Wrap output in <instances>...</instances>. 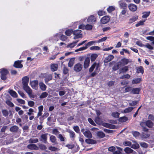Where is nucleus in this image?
<instances>
[{"label": "nucleus", "mask_w": 154, "mask_h": 154, "mask_svg": "<svg viewBox=\"0 0 154 154\" xmlns=\"http://www.w3.org/2000/svg\"><path fill=\"white\" fill-rule=\"evenodd\" d=\"M1 73V78L3 80H5L8 78V75L9 74V71L7 69L5 68L0 69Z\"/></svg>", "instance_id": "obj_1"}, {"label": "nucleus", "mask_w": 154, "mask_h": 154, "mask_svg": "<svg viewBox=\"0 0 154 154\" xmlns=\"http://www.w3.org/2000/svg\"><path fill=\"white\" fill-rule=\"evenodd\" d=\"M23 88L28 94L30 97L32 98L35 97V95L32 93V90L28 86L23 87Z\"/></svg>", "instance_id": "obj_2"}, {"label": "nucleus", "mask_w": 154, "mask_h": 154, "mask_svg": "<svg viewBox=\"0 0 154 154\" xmlns=\"http://www.w3.org/2000/svg\"><path fill=\"white\" fill-rule=\"evenodd\" d=\"M81 30H76L74 32V39H75L79 38H82V35L81 33Z\"/></svg>", "instance_id": "obj_3"}, {"label": "nucleus", "mask_w": 154, "mask_h": 154, "mask_svg": "<svg viewBox=\"0 0 154 154\" xmlns=\"http://www.w3.org/2000/svg\"><path fill=\"white\" fill-rule=\"evenodd\" d=\"M81 131L83 133V134L86 137H92V134L89 130H86L85 131V129L83 128L81 130Z\"/></svg>", "instance_id": "obj_4"}, {"label": "nucleus", "mask_w": 154, "mask_h": 154, "mask_svg": "<svg viewBox=\"0 0 154 154\" xmlns=\"http://www.w3.org/2000/svg\"><path fill=\"white\" fill-rule=\"evenodd\" d=\"M96 20V18L93 15H91L88 18L87 21L88 23L93 24L95 23Z\"/></svg>", "instance_id": "obj_5"}, {"label": "nucleus", "mask_w": 154, "mask_h": 154, "mask_svg": "<svg viewBox=\"0 0 154 154\" xmlns=\"http://www.w3.org/2000/svg\"><path fill=\"white\" fill-rule=\"evenodd\" d=\"M30 84L32 87L35 90H37L38 88V82L37 80H35L30 81Z\"/></svg>", "instance_id": "obj_6"}, {"label": "nucleus", "mask_w": 154, "mask_h": 154, "mask_svg": "<svg viewBox=\"0 0 154 154\" xmlns=\"http://www.w3.org/2000/svg\"><path fill=\"white\" fill-rule=\"evenodd\" d=\"M82 65L80 63L76 64L74 67V69L76 72L81 71L82 68Z\"/></svg>", "instance_id": "obj_7"}, {"label": "nucleus", "mask_w": 154, "mask_h": 154, "mask_svg": "<svg viewBox=\"0 0 154 154\" xmlns=\"http://www.w3.org/2000/svg\"><path fill=\"white\" fill-rule=\"evenodd\" d=\"M29 80V77L27 76H25L22 79V83L23 87L28 86V83Z\"/></svg>", "instance_id": "obj_8"}, {"label": "nucleus", "mask_w": 154, "mask_h": 154, "mask_svg": "<svg viewBox=\"0 0 154 154\" xmlns=\"http://www.w3.org/2000/svg\"><path fill=\"white\" fill-rule=\"evenodd\" d=\"M119 7L120 8L123 9H126L127 7V5L125 2L124 0H121L119 2Z\"/></svg>", "instance_id": "obj_9"}, {"label": "nucleus", "mask_w": 154, "mask_h": 154, "mask_svg": "<svg viewBox=\"0 0 154 154\" xmlns=\"http://www.w3.org/2000/svg\"><path fill=\"white\" fill-rule=\"evenodd\" d=\"M128 8L129 10L131 11L134 12L136 11L137 9V6L133 4H131L128 5Z\"/></svg>", "instance_id": "obj_10"}, {"label": "nucleus", "mask_w": 154, "mask_h": 154, "mask_svg": "<svg viewBox=\"0 0 154 154\" xmlns=\"http://www.w3.org/2000/svg\"><path fill=\"white\" fill-rule=\"evenodd\" d=\"M109 20L110 18L109 16H105L101 19L100 21L103 24H106L107 23Z\"/></svg>", "instance_id": "obj_11"}, {"label": "nucleus", "mask_w": 154, "mask_h": 154, "mask_svg": "<svg viewBox=\"0 0 154 154\" xmlns=\"http://www.w3.org/2000/svg\"><path fill=\"white\" fill-rule=\"evenodd\" d=\"M90 61V59L89 57H87L85 59L84 64V67L86 69L88 67Z\"/></svg>", "instance_id": "obj_12"}, {"label": "nucleus", "mask_w": 154, "mask_h": 154, "mask_svg": "<svg viewBox=\"0 0 154 154\" xmlns=\"http://www.w3.org/2000/svg\"><path fill=\"white\" fill-rule=\"evenodd\" d=\"M27 148L32 150H38V149L37 146L34 144H29L27 146Z\"/></svg>", "instance_id": "obj_13"}, {"label": "nucleus", "mask_w": 154, "mask_h": 154, "mask_svg": "<svg viewBox=\"0 0 154 154\" xmlns=\"http://www.w3.org/2000/svg\"><path fill=\"white\" fill-rule=\"evenodd\" d=\"M128 70V66H125L119 70V74L125 73Z\"/></svg>", "instance_id": "obj_14"}, {"label": "nucleus", "mask_w": 154, "mask_h": 154, "mask_svg": "<svg viewBox=\"0 0 154 154\" xmlns=\"http://www.w3.org/2000/svg\"><path fill=\"white\" fill-rule=\"evenodd\" d=\"M48 134V133L42 134L41 135V137L42 139L41 140L43 141L45 143H46L47 139V135Z\"/></svg>", "instance_id": "obj_15"}, {"label": "nucleus", "mask_w": 154, "mask_h": 154, "mask_svg": "<svg viewBox=\"0 0 154 154\" xmlns=\"http://www.w3.org/2000/svg\"><path fill=\"white\" fill-rule=\"evenodd\" d=\"M114 57L112 55H109L106 57L104 60L105 63H108L112 60Z\"/></svg>", "instance_id": "obj_16"}, {"label": "nucleus", "mask_w": 154, "mask_h": 154, "mask_svg": "<svg viewBox=\"0 0 154 154\" xmlns=\"http://www.w3.org/2000/svg\"><path fill=\"white\" fill-rule=\"evenodd\" d=\"M18 129L19 128L18 126L16 125H14L10 128V130L12 132H16L18 131Z\"/></svg>", "instance_id": "obj_17"}, {"label": "nucleus", "mask_w": 154, "mask_h": 154, "mask_svg": "<svg viewBox=\"0 0 154 154\" xmlns=\"http://www.w3.org/2000/svg\"><path fill=\"white\" fill-rule=\"evenodd\" d=\"M14 66L17 68H21L23 67V65L19 61H16L14 63Z\"/></svg>", "instance_id": "obj_18"}, {"label": "nucleus", "mask_w": 154, "mask_h": 154, "mask_svg": "<svg viewBox=\"0 0 154 154\" xmlns=\"http://www.w3.org/2000/svg\"><path fill=\"white\" fill-rule=\"evenodd\" d=\"M39 86L40 89L43 91H45L46 90L47 86L43 82H41L39 83Z\"/></svg>", "instance_id": "obj_19"}, {"label": "nucleus", "mask_w": 154, "mask_h": 154, "mask_svg": "<svg viewBox=\"0 0 154 154\" xmlns=\"http://www.w3.org/2000/svg\"><path fill=\"white\" fill-rule=\"evenodd\" d=\"M13 97L16 98L17 96L16 92L12 90H10L8 92Z\"/></svg>", "instance_id": "obj_20"}, {"label": "nucleus", "mask_w": 154, "mask_h": 154, "mask_svg": "<svg viewBox=\"0 0 154 154\" xmlns=\"http://www.w3.org/2000/svg\"><path fill=\"white\" fill-rule=\"evenodd\" d=\"M85 142L91 144H95L97 143L96 141L90 139H86Z\"/></svg>", "instance_id": "obj_21"}, {"label": "nucleus", "mask_w": 154, "mask_h": 154, "mask_svg": "<svg viewBox=\"0 0 154 154\" xmlns=\"http://www.w3.org/2000/svg\"><path fill=\"white\" fill-rule=\"evenodd\" d=\"M28 141L30 143H37L38 141V140L36 138H31Z\"/></svg>", "instance_id": "obj_22"}, {"label": "nucleus", "mask_w": 154, "mask_h": 154, "mask_svg": "<svg viewBox=\"0 0 154 154\" xmlns=\"http://www.w3.org/2000/svg\"><path fill=\"white\" fill-rule=\"evenodd\" d=\"M51 69L52 71H55L57 70L58 65L57 64L54 63L51 65Z\"/></svg>", "instance_id": "obj_23"}, {"label": "nucleus", "mask_w": 154, "mask_h": 154, "mask_svg": "<svg viewBox=\"0 0 154 154\" xmlns=\"http://www.w3.org/2000/svg\"><path fill=\"white\" fill-rule=\"evenodd\" d=\"M50 140L53 143L56 144L57 143L56 141L57 139L53 135H51L50 137Z\"/></svg>", "instance_id": "obj_24"}, {"label": "nucleus", "mask_w": 154, "mask_h": 154, "mask_svg": "<svg viewBox=\"0 0 154 154\" xmlns=\"http://www.w3.org/2000/svg\"><path fill=\"white\" fill-rule=\"evenodd\" d=\"M129 62V60L128 59L123 58L121 60L120 63L122 65H127Z\"/></svg>", "instance_id": "obj_25"}, {"label": "nucleus", "mask_w": 154, "mask_h": 154, "mask_svg": "<svg viewBox=\"0 0 154 154\" xmlns=\"http://www.w3.org/2000/svg\"><path fill=\"white\" fill-rule=\"evenodd\" d=\"M97 57L98 55L96 54H92L90 57L91 61L92 62L94 61Z\"/></svg>", "instance_id": "obj_26"}, {"label": "nucleus", "mask_w": 154, "mask_h": 154, "mask_svg": "<svg viewBox=\"0 0 154 154\" xmlns=\"http://www.w3.org/2000/svg\"><path fill=\"white\" fill-rule=\"evenodd\" d=\"M52 76L51 74H49L46 76L45 79V82L47 83L48 82L52 80Z\"/></svg>", "instance_id": "obj_27"}, {"label": "nucleus", "mask_w": 154, "mask_h": 154, "mask_svg": "<svg viewBox=\"0 0 154 154\" xmlns=\"http://www.w3.org/2000/svg\"><path fill=\"white\" fill-rule=\"evenodd\" d=\"M75 58H71L69 60L68 63V66L69 67H71L74 63Z\"/></svg>", "instance_id": "obj_28"}, {"label": "nucleus", "mask_w": 154, "mask_h": 154, "mask_svg": "<svg viewBox=\"0 0 154 154\" xmlns=\"http://www.w3.org/2000/svg\"><path fill=\"white\" fill-rule=\"evenodd\" d=\"M137 72L138 73H141L143 74L144 72L143 67L142 66H139L137 68Z\"/></svg>", "instance_id": "obj_29"}, {"label": "nucleus", "mask_w": 154, "mask_h": 154, "mask_svg": "<svg viewBox=\"0 0 154 154\" xmlns=\"http://www.w3.org/2000/svg\"><path fill=\"white\" fill-rule=\"evenodd\" d=\"M146 125L149 128H151L153 125V123L149 120H148L146 122Z\"/></svg>", "instance_id": "obj_30"}, {"label": "nucleus", "mask_w": 154, "mask_h": 154, "mask_svg": "<svg viewBox=\"0 0 154 154\" xmlns=\"http://www.w3.org/2000/svg\"><path fill=\"white\" fill-rule=\"evenodd\" d=\"M141 81V79L140 78H137L133 79L132 83L133 84H137L140 83Z\"/></svg>", "instance_id": "obj_31"}, {"label": "nucleus", "mask_w": 154, "mask_h": 154, "mask_svg": "<svg viewBox=\"0 0 154 154\" xmlns=\"http://www.w3.org/2000/svg\"><path fill=\"white\" fill-rule=\"evenodd\" d=\"M150 14V11L148 12H144L142 13L143 15L142 16V17L143 18H146L148 17Z\"/></svg>", "instance_id": "obj_32"}, {"label": "nucleus", "mask_w": 154, "mask_h": 154, "mask_svg": "<svg viewBox=\"0 0 154 154\" xmlns=\"http://www.w3.org/2000/svg\"><path fill=\"white\" fill-rule=\"evenodd\" d=\"M95 121L96 123L100 125L102 123V121L101 119L99 116H97L95 119Z\"/></svg>", "instance_id": "obj_33"}, {"label": "nucleus", "mask_w": 154, "mask_h": 154, "mask_svg": "<svg viewBox=\"0 0 154 154\" xmlns=\"http://www.w3.org/2000/svg\"><path fill=\"white\" fill-rule=\"evenodd\" d=\"M124 151L127 154L132 153L134 151L133 150L129 147H126L124 149Z\"/></svg>", "instance_id": "obj_34"}, {"label": "nucleus", "mask_w": 154, "mask_h": 154, "mask_svg": "<svg viewBox=\"0 0 154 154\" xmlns=\"http://www.w3.org/2000/svg\"><path fill=\"white\" fill-rule=\"evenodd\" d=\"M73 32V30L71 29L66 30L65 32V34L67 36H70Z\"/></svg>", "instance_id": "obj_35"}, {"label": "nucleus", "mask_w": 154, "mask_h": 154, "mask_svg": "<svg viewBox=\"0 0 154 154\" xmlns=\"http://www.w3.org/2000/svg\"><path fill=\"white\" fill-rule=\"evenodd\" d=\"M140 91L139 88H133L132 89L131 93L134 94H137L139 93Z\"/></svg>", "instance_id": "obj_36"}, {"label": "nucleus", "mask_w": 154, "mask_h": 154, "mask_svg": "<svg viewBox=\"0 0 154 154\" xmlns=\"http://www.w3.org/2000/svg\"><path fill=\"white\" fill-rule=\"evenodd\" d=\"M128 119V118L127 117L123 116L120 117L119 119V122H126Z\"/></svg>", "instance_id": "obj_37"}, {"label": "nucleus", "mask_w": 154, "mask_h": 154, "mask_svg": "<svg viewBox=\"0 0 154 154\" xmlns=\"http://www.w3.org/2000/svg\"><path fill=\"white\" fill-rule=\"evenodd\" d=\"M138 18V16H135L130 19L129 20V23H130L136 21Z\"/></svg>", "instance_id": "obj_38"}, {"label": "nucleus", "mask_w": 154, "mask_h": 154, "mask_svg": "<svg viewBox=\"0 0 154 154\" xmlns=\"http://www.w3.org/2000/svg\"><path fill=\"white\" fill-rule=\"evenodd\" d=\"M76 42H74L71 44L68 45L66 47L68 48H73L76 45Z\"/></svg>", "instance_id": "obj_39"}, {"label": "nucleus", "mask_w": 154, "mask_h": 154, "mask_svg": "<svg viewBox=\"0 0 154 154\" xmlns=\"http://www.w3.org/2000/svg\"><path fill=\"white\" fill-rule=\"evenodd\" d=\"M133 109V108L132 107H129L123 111H122V113L124 112L125 113H128L131 112Z\"/></svg>", "instance_id": "obj_40"}, {"label": "nucleus", "mask_w": 154, "mask_h": 154, "mask_svg": "<svg viewBox=\"0 0 154 154\" xmlns=\"http://www.w3.org/2000/svg\"><path fill=\"white\" fill-rule=\"evenodd\" d=\"M146 39L148 40H150L152 42V44H154V37L152 36H149L146 37Z\"/></svg>", "instance_id": "obj_41"}, {"label": "nucleus", "mask_w": 154, "mask_h": 154, "mask_svg": "<svg viewBox=\"0 0 154 154\" xmlns=\"http://www.w3.org/2000/svg\"><path fill=\"white\" fill-rule=\"evenodd\" d=\"M131 147L134 149H137L139 148L140 146L138 143H135L132 145Z\"/></svg>", "instance_id": "obj_42"}, {"label": "nucleus", "mask_w": 154, "mask_h": 154, "mask_svg": "<svg viewBox=\"0 0 154 154\" xmlns=\"http://www.w3.org/2000/svg\"><path fill=\"white\" fill-rule=\"evenodd\" d=\"M120 114L117 112H112V116L114 117L118 118L119 117Z\"/></svg>", "instance_id": "obj_43"}, {"label": "nucleus", "mask_w": 154, "mask_h": 154, "mask_svg": "<svg viewBox=\"0 0 154 154\" xmlns=\"http://www.w3.org/2000/svg\"><path fill=\"white\" fill-rule=\"evenodd\" d=\"M150 136V134L146 132H143L142 133V138H146L149 137Z\"/></svg>", "instance_id": "obj_44"}, {"label": "nucleus", "mask_w": 154, "mask_h": 154, "mask_svg": "<svg viewBox=\"0 0 154 154\" xmlns=\"http://www.w3.org/2000/svg\"><path fill=\"white\" fill-rule=\"evenodd\" d=\"M144 47L149 50H152L154 49L153 47L148 43H147L146 45H144Z\"/></svg>", "instance_id": "obj_45"}, {"label": "nucleus", "mask_w": 154, "mask_h": 154, "mask_svg": "<svg viewBox=\"0 0 154 154\" xmlns=\"http://www.w3.org/2000/svg\"><path fill=\"white\" fill-rule=\"evenodd\" d=\"M115 8L113 6H109L107 9V11L109 13H111L115 10Z\"/></svg>", "instance_id": "obj_46"}, {"label": "nucleus", "mask_w": 154, "mask_h": 154, "mask_svg": "<svg viewBox=\"0 0 154 154\" xmlns=\"http://www.w3.org/2000/svg\"><path fill=\"white\" fill-rule=\"evenodd\" d=\"M140 146L143 148H147L148 146V144L144 142H142L140 143Z\"/></svg>", "instance_id": "obj_47"}, {"label": "nucleus", "mask_w": 154, "mask_h": 154, "mask_svg": "<svg viewBox=\"0 0 154 154\" xmlns=\"http://www.w3.org/2000/svg\"><path fill=\"white\" fill-rule=\"evenodd\" d=\"M48 95V94L46 92L42 93L40 95L39 97L40 98H43L46 97Z\"/></svg>", "instance_id": "obj_48"}, {"label": "nucleus", "mask_w": 154, "mask_h": 154, "mask_svg": "<svg viewBox=\"0 0 154 154\" xmlns=\"http://www.w3.org/2000/svg\"><path fill=\"white\" fill-rule=\"evenodd\" d=\"M88 47L86 45L85 46L80 48L76 50L75 51V52H78L81 51H83L86 49Z\"/></svg>", "instance_id": "obj_49"}, {"label": "nucleus", "mask_w": 154, "mask_h": 154, "mask_svg": "<svg viewBox=\"0 0 154 154\" xmlns=\"http://www.w3.org/2000/svg\"><path fill=\"white\" fill-rule=\"evenodd\" d=\"M97 135L100 138H103L105 136V134L102 132H99L97 133Z\"/></svg>", "instance_id": "obj_50"}, {"label": "nucleus", "mask_w": 154, "mask_h": 154, "mask_svg": "<svg viewBox=\"0 0 154 154\" xmlns=\"http://www.w3.org/2000/svg\"><path fill=\"white\" fill-rule=\"evenodd\" d=\"M93 27V26L92 25L87 24L85 25V29L87 30H90L92 29Z\"/></svg>", "instance_id": "obj_51"}, {"label": "nucleus", "mask_w": 154, "mask_h": 154, "mask_svg": "<svg viewBox=\"0 0 154 154\" xmlns=\"http://www.w3.org/2000/svg\"><path fill=\"white\" fill-rule=\"evenodd\" d=\"M145 20H140L135 25V26L136 27H138L139 26L142 25L144 24V23L145 22Z\"/></svg>", "instance_id": "obj_52"}, {"label": "nucleus", "mask_w": 154, "mask_h": 154, "mask_svg": "<svg viewBox=\"0 0 154 154\" xmlns=\"http://www.w3.org/2000/svg\"><path fill=\"white\" fill-rule=\"evenodd\" d=\"M95 65H96V63H94L91 67L89 69V72H92L95 68Z\"/></svg>", "instance_id": "obj_53"}, {"label": "nucleus", "mask_w": 154, "mask_h": 154, "mask_svg": "<svg viewBox=\"0 0 154 154\" xmlns=\"http://www.w3.org/2000/svg\"><path fill=\"white\" fill-rule=\"evenodd\" d=\"M60 39L62 41H64L67 39V37L66 36L62 35L60 37Z\"/></svg>", "instance_id": "obj_54"}, {"label": "nucleus", "mask_w": 154, "mask_h": 154, "mask_svg": "<svg viewBox=\"0 0 154 154\" xmlns=\"http://www.w3.org/2000/svg\"><path fill=\"white\" fill-rule=\"evenodd\" d=\"M100 47L98 46H92L90 48L91 50H97L100 49Z\"/></svg>", "instance_id": "obj_55"}, {"label": "nucleus", "mask_w": 154, "mask_h": 154, "mask_svg": "<svg viewBox=\"0 0 154 154\" xmlns=\"http://www.w3.org/2000/svg\"><path fill=\"white\" fill-rule=\"evenodd\" d=\"M107 39L106 37H104L101 39H100L97 41V42L98 43H99L101 42H104Z\"/></svg>", "instance_id": "obj_56"}, {"label": "nucleus", "mask_w": 154, "mask_h": 154, "mask_svg": "<svg viewBox=\"0 0 154 154\" xmlns=\"http://www.w3.org/2000/svg\"><path fill=\"white\" fill-rule=\"evenodd\" d=\"M105 11L103 10H99L98 12V14L99 16H101L105 14Z\"/></svg>", "instance_id": "obj_57"}, {"label": "nucleus", "mask_w": 154, "mask_h": 154, "mask_svg": "<svg viewBox=\"0 0 154 154\" xmlns=\"http://www.w3.org/2000/svg\"><path fill=\"white\" fill-rule=\"evenodd\" d=\"M48 149L52 151H55L58 149V148L54 146H50L48 147Z\"/></svg>", "instance_id": "obj_58"}, {"label": "nucleus", "mask_w": 154, "mask_h": 154, "mask_svg": "<svg viewBox=\"0 0 154 154\" xmlns=\"http://www.w3.org/2000/svg\"><path fill=\"white\" fill-rule=\"evenodd\" d=\"M123 144L125 146H130L131 145V143L129 141H125L123 142Z\"/></svg>", "instance_id": "obj_59"}, {"label": "nucleus", "mask_w": 154, "mask_h": 154, "mask_svg": "<svg viewBox=\"0 0 154 154\" xmlns=\"http://www.w3.org/2000/svg\"><path fill=\"white\" fill-rule=\"evenodd\" d=\"M69 132L70 134V137L74 138L75 137V134L74 132L72 131H69Z\"/></svg>", "instance_id": "obj_60"}, {"label": "nucleus", "mask_w": 154, "mask_h": 154, "mask_svg": "<svg viewBox=\"0 0 154 154\" xmlns=\"http://www.w3.org/2000/svg\"><path fill=\"white\" fill-rule=\"evenodd\" d=\"M97 42V41H91V42H88L87 44H86V45L88 47V46H90L93 44Z\"/></svg>", "instance_id": "obj_61"}, {"label": "nucleus", "mask_w": 154, "mask_h": 154, "mask_svg": "<svg viewBox=\"0 0 154 154\" xmlns=\"http://www.w3.org/2000/svg\"><path fill=\"white\" fill-rule=\"evenodd\" d=\"M7 105L9 106H14L13 103L10 100H8L6 101Z\"/></svg>", "instance_id": "obj_62"}, {"label": "nucleus", "mask_w": 154, "mask_h": 154, "mask_svg": "<svg viewBox=\"0 0 154 154\" xmlns=\"http://www.w3.org/2000/svg\"><path fill=\"white\" fill-rule=\"evenodd\" d=\"M74 130L77 133H79L80 131V130L79 127L77 126H75L73 127Z\"/></svg>", "instance_id": "obj_63"}, {"label": "nucleus", "mask_w": 154, "mask_h": 154, "mask_svg": "<svg viewBox=\"0 0 154 154\" xmlns=\"http://www.w3.org/2000/svg\"><path fill=\"white\" fill-rule=\"evenodd\" d=\"M132 134L134 137H137L139 136L140 135V133L137 131H135L132 132Z\"/></svg>", "instance_id": "obj_64"}]
</instances>
